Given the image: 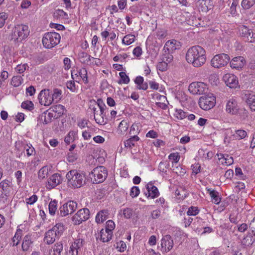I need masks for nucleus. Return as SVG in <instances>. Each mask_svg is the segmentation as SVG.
Here are the masks:
<instances>
[{
  "label": "nucleus",
  "instance_id": "obj_1",
  "mask_svg": "<svg viewBox=\"0 0 255 255\" xmlns=\"http://www.w3.org/2000/svg\"><path fill=\"white\" fill-rule=\"evenodd\" d=\"M187 62L196 68L203 66L206 61L205 50L200 46L196 45L188 49L186 54Z\"/></svg>",
  "mask_w": 255,
  "mask_h": 255
},
{
  "label": "nucleus",
  "instance_id": "obj_2",
  "mask_svg": "<svg viewBox=\"0 0 255 255\" xmlns=\"http://www.w3.org/2000/svg\"><path fill=\"white\" fill-rule=\"evenodd\" d=\"M66 177L68 186L73 188H80L86 183L85 174L76 170H72L68 172Z\"/></svg>",
  "mask_w": 255,
  "mask_h": 255
},
{
  "label": "nucleus",
  "instance_id": "obj_3",
  "mask_svg": "<svg viewBox=\"0 0 255 255\" xmlns=\"http://www.w3.org/2000/svg\"><path fill=\"white\" fill-rule=\"evenodd\" d=\"M28 27L24 24H18L15 26L12 29L10 35L11 40L14 42L21 41L26 38L29 34Z\"/></svg>",
  "mask_w": 255,
  "mask_h": 255
},
{
  "label": "nucleus",
  "instance_id": "obj_4",
  "mask_svg": "<svg viewBox=\"0 0 255 255\" xmlns=\"http://www.w3.org/2000/svg\"><path fill=\"white\" fill-rule=\"evenodd\" d=\"M61 37L59 33L55 32L46 33L42 38L43 46L48 49H51L60 42Z\"/></svg>",
  "mask_w": 255,
  "mask_h": 255
},
{
  "label": "nucleus",
  "instance_id": "obj_5",
  "mask_svg": "<svg viewBox=\"0 0 255 255\" xmlns=\"http://www.w3.org/2000/svg\"><path fill=\"white\" fill-rule=\"evenodd\" d=\"M89 175L93 183L98 184L105 181L107 177L108 172L105 167L100 166L95 168Z\"/></svg>",
  "mask_w": 255,
  "mask_h": 255
},
{
  "label": "nucleus",
  "instance_id": "obj_6",
  "mask_svg": "<svg viewBox=\"0 0 255 255\" xmlns=\"http://www.w3.org/2000/svg\"><path fill=\"white\" fill-rule=\"evenodd\" d=\"M77 208V204L76 202L69 201L59 208L57 215L60 217H65L74 213Z\"/></svg>",
  "mask_w": 255,
  "mask_h": 255
},
{
  "label": "nucleus",
  "instance_id": "obj_7",
  "mask_svg": "<svg viewBox=\"0 0 255 255\" xmlns=\"http://www.w3.org/2000/svg\"><path fill=\"white\" fill-rule=\"evenodd\" d=\"M216 104V98L213 94H208L200 98L199 105L204 110H209Z\"/></svg>",
  "mask_w": 255,
  "mask_h": 255
},
{
  "label": "nucleus",
  "instance_id": "obj_8",
  "mask_svg": "<svg viewBox=\"0 0 255 255\" xmlns=\"http://www.w3.org/2000/svg\"><path fill=\"white\" fill-rule=\"evenodd\" d=\"M230 58L228 54L221 53L215 55L211 61V65L216 68H220L226 66Z\"/></svg>",
  "mask_w": 255,
  "mask_h": 255
},
{
  "label": "nucleus",
  "instance_id": "obj_9",
  "mask_svg": "<svg viewBox=\"0 0 255 255\" xmlns=\"http://www.w3.org/2000/svg\"><path fill=\"white\" fill-rule=\"evenodd\" d=\"M89 217V210L87 208H83L79 210L77 213L72 217V221L75 225H79L83 221L87 220Z\"/></svg>",
  "mask_w": 255,
  "mask_h": 255
},
{
  "label": "nucleus",
  "instance_id": "obj_10",
  "mask_svg": "<svg viewBox=\"0 0 255 255\" xmlns=\"http://www.w3.org/2000/svg\"><path fill=\"white\" fill-rule=\"evenodd\" d=\"M98 105L95 101H90L89 107V110L93 112L94 114V119L97 123L103 125L106 123L104 120V116L101 115L100 113V110L98 109Z\"/></svg>",
  "mask_w": 255,
  "mask_h": 255
},
{
  "label": "nucleus",
  "instance_id": "obj_11",
  "mask_svg": "<svg viewBox=\"0 0 255 255\" xmlns=\"http://www.w3.org/2000/svg\"><path fill=\"white\" fill-rule=\"evenodd\" d=\"M206 85L203 82H195L191 83L188 87V90L193 95H201L205 93Z\"/></svg>",
  "mask_w": 255,
  "mask_h": 255
},
{
  "label": "nucleus",
  "instance_id": "obj_12",
  "mask_svg": "<svg viewBox=\"0 0 255 255\" xmlns=\"http://www.w3.org/2000/svg\"><path fill=\"white\" fill-rule=\"evenodd\" d=\"M174 245L173 241L170 235H166L164 236L161 240L160 251L162 253H167L173 248Z\"/></svg>",
  "mask_w": 255,
  "mask_h": 255
},
{
  "label": "nucleus",
  "instance_id": "obj_13",
  "mask_svg": "<svg viewBox=\"0 0 255 255\" xmlns=\"http://www.w3.org/2000/svg\"><path fill=\"white\" fill-rule=\"evenodd\" d=\"M38 100L41 105L45 106L50 105L52 103V98L49 89H44L40 92L38 95Z\"/></svg>",
  "mask_w": 255,
  "mask_h": 255
},
{
  "label": "nucleus",
  "instance_id": "obj_14",
  "mask_svg": "<svg viewBox=\"0 0 255 255\" xmlns=\"http://www.w3.org/2000/svg\"><path fill=\"white\" fill-rule=\"evenodd\" d=\"M239 34L246 41L253 42L255 38L252 30L245 25L240 26L239 29Z\"/></svg>",
  "mask_w": 255,
  "mask_h": 255
},
{
  "label": "nucleus",
  "instance_id": "obj_15",
  "mask_svg": "<svg viewBox=\"0 0 255 255\" xmlns=\"http://www.w3.org/2000/svg\"><path fill=\"white\" fill-rule=\"evenodd\" d=\"M223 80L226 85L230 88H236L238 86V78L234 74L227 73L223 77Z\"/></svg>",
  "mask_w": 255,
  "mask_h": 255
},
{
  "label": "nucleus",
  "instance_id": "obj_16",
  "mask_svg": "<svg viewBox=\"0 0 255 255\" xmlns=\"http://www.w3.org/2000/svg\"><path fill=\"white\" fill-rule=\"evenodd\" d=\"M239 109L238 103L235 99L232 98L227 101L226 111L228 113L236 115L238 113Z\"/></svg>",
  "mask_w": 255,
  "mask_h": 255
},
{
  "label": "nucleus",
  "instance_id": "obj_17",
  "mask_svg": "<svg viewBox=\"0 0 255 255\" xmlns=\"http://www.w3.org/2000/svg\"><path fill=\"white\" fill-rule=\"evenodd\" d=\"M246 63L245 58L242 56L234 57L230 62V66L232 68L236 69H242Z\"/></svg>",
  "mask_w": 255,
  "mask_h": 255
},
{
  "label": "nucleus",
  "instance_id": "obj_18",
  "mask_svg": "<svg viewBox=\"0 0 255 255\" xmlns=\"http://www.w3.org/2000/svg\"><path fill=\"white\" fill-rule=\"evenodd\" d=\"M146 189L147 193H145V194L148 197H150L152 199H154L158 197L159 195L157 188L151 182L148 183L146 185Z\"/></svg>",
  "mask_w": 255,
  "mask_h": 255
},
{
  "label": "nucleus",
  "instance_id": "obj_19",
  "mask_svg": "<svg viewBox=\"0 0 255 255\" xmlns=\"http://www.w3.org/2000/svg\"><path fill=\"white\" fill-rule=\"evenodd\" d=\"M78 56L80 61L82 63L87 65L93 66V61L94 57H92L86 52H81L79 53Z\"/></svg>",
  "mask_w": 255,
  "mask_h": 255
},
{
  "label": "nucleus",
  "instance_id": "obj_20",
  "mask_svg": "<svg viewBox=\"0 0 255 255\" xmlns=\"http://www.w3.org/2000/svg\"><path fill=\"white\" fill-rule=\"evenodd\" d=\"M242 243L243 245L246 246H255V234L248 232L244 236Z\"/></svg>",
  "mask_w": 255,
  "mask_h": 255
},
{
  "label": "nucleus",
  "instance_id": "obj_21",
  "mask_svg": "<svg viewBox=\"0 0 255 255\" xmlns=\"http://www.w3.org/2000/svg\"><path fill=\"white\" fill-rule=\"evenodd\" d=\"M199 8L202 12H207L213 8L211 0H199Z\"/></svg>",
  "mask_w": 255,
  "mask_h": 255
},
{
  "label": "nucleus",
  "instance_id": "obj_22",
  "mask_svg": "<svg viewBox=\"0 0 255 255\" xmlns=\"http://www.w3.org/2000/svg\"><path fill=\"white\" fill-rule=\"evenodd\" d=\"M62 182L61 176L59 174L56 173L52 175L48 181V185L50 188H53L61 183Z\"/></svg>",
  "mask_w": 255,
  "mask_h": 255
},
{
  "label": "nucleus",
  "instance_id": "obj_23",
  "mask_svg": "<svg viewBox=\"0 0 255 255\" xmlns=\"http://www.w3.org/2000/svg\"><path fill=\"white\" fill-rule=\"evenodd\" d=\"M177 44V41L175 40H169L165 43L163 51L173 53L179 46Z\"/></svg>",
  "mask_w": 255,
  "mask_h": 255
},
{
  "label": "nucleus",
  "instance_id": "obj_24",
  "mask_svg": "<svg viewBox=\"0 0 255 255\" xmlns=\"http://www.w3.org/2000/svg\"><path fill=\"white\" fill-rule=\"evenodd\" d=\"M12 190L11 183L8 180H4L0 182V191L10 194Z\"/></svg>",
  "mask_w": 255,
  "mask_h": 255
},
{
  "label": "nucleus",
  "instance_id": "obj_25",
  "mask_svg": "<svg viewBox=\"0 0 255 255\" xmlns=\"http://www.w3.org/2000/svg\"><path fill=\"white\" fill-rule=\"evenodd\" d=\"M243 100L249 105V103H253L255 100V95L251 91H246L242 95Z\"/></svg>",
  "mask_w": 255,
  "mask_h": 255
},
{
  "label": "nucleus",
  "instance_id": "obj_26",
  "mask_svg": "<svg viewBox=\"0 0 255 255\" xmlns=\"http://www.w3.org/2000/svg\"><path fill=\"white\" fill-rule=\"evenodd\" d=\"M33 243L32 238L30 235H26L23 239L22 244V249L23 251H27Z\"/></svg>",
  "mask_w": 255,
  "mask_h": 255
},
{
  "label": "nucleus",
  "instance_id": "obj_27",
  "mask_svg": "<svg viewBox=\"0 0 255 255\" xmlns=\"http://www.w3.org/2000/svg\"><path fill=\"white\" fill-rule=\"evenodd\" d=\"M217 156L219 160L224 162L227 165L232 164L234 162L233 157L227 154L219 153Z\"/></svg>",
  "mask_w": 255,
  "mask_h": 255
},
{
  "label": "nucleus",
  "instance_id": "obj_28",
  "mask_svg": "<svg viewBox=\"0 0 255 255\" xmlns=\"http://www.w3.org/2000/svg\"><path fill=\"white\" fill-rule=\"evenodd\" d=\"M135 83L137 85V88L140 90H146L148 88V84L143 82V78L141 76H137L134 80Z\"/></svg>",
  "mask_w": 255,
  "mask_h": 255
},
{
  "label": "nucleus",
  "instance_id": "obj_29",
  "mask_svg": "<svg viewBox=\"0 0 255 255\" xmlns=\"http://www.w3.org/2000/svg\"><path fill=\"white\" fill-rule=\"evenodd\" d=\"M109 215L107 210H102L99 212L96 217V221L97 223H103L107 219L108 216Z\"/></svg>",
  "mask_w": 255,
  "mask_h": 255
},
{
  "label": "nucleus",
  "instance_id": "obj_30",
  "mask_svg": "<svg viewBox=\"0 0 255 255\" xmlns=\"http://www.w3.org/2000/svg\"><path fill=\"white\" fill-rule=\"evenodd\" d=\"M56 238H57V237L55 235V234L53 233L52 231L49 230L45 234L44 241L47 244H51L55 241Z\"/></svg>",
  "mask_w": 255,
  "mask_h": 255
},
{
  "label": "nucleus",
  "instance_id": "obj_31",
  "mask_svg": "<svg viewBox=\"0 0 255 255\" xmlns=\"http://www.w3.org/2000/svg\"><path fill=\"white\" fill-rule=\"evenodd\" d=\"M52 232L55 234V235L59 238L63 233L64 231V226L62 224L58 223L56 224L51 229Z\"/></svg>",
  "mask_w": 255,
  "mask_h": 255
},
{
  "label": "nucleus",
  "instance_id": "obj_32",
  "mask_svg": "<svg viewBox=\"0 0 255 255\" xmlns=\"http://www.w3.org/2000/svg\"><path fill=\"white\" fill-rule=\"evenodd\" d=\"M139 138L136 135H133L131 137L129 138L125 142V145L127 147L131 148L134 146L135 143L138 141Z\"/></svg>",
  "mask_w": 255,
  "mask_h": 255
},
{
  "label": "nucleus",
  "instance_id": "obj_33",
  "mask_svg": "<svg viewBox=\"0 0 255 255\" xmlns=\"http://www.w3.org/2000/svg\"><path fill=\"white\" fill-rule=\"evenodd\" d=\"M208 191L212 199V201L216 204H219L221 199L219 196L218 192L215 190H212L211 189H208Z\"/></svg>",
  "mask_w": 255,
  "mask_h": 255
},
{
  "label": "nucleus",
  "instance_id": "obj_34",
  "mask_svg": "<svg viewBox=\"0 0 255 255\" xmlns=\"http://www.w3.org/2000/svg\"><path fill=\"white\" fill-rule=\"evenodd\" d=\"M100 238L103 242H108L112 239V232L102 229L100 231Z\"/></svg>",
  "mask_w": 255,
  "mask_h": 255
},
{
  "label": "nucleus",
  "instance_id": "obj_35",
  "mask_svg": "<svg viewBox=\"0 0 255 255\" xmlns=\"http://www.w3.org/2000/svg\"><path fill=\"white\" fill-rule=\"evenodd\" d=\"M53 114L47 113V111L44 112L40 116L41 120L43 121L44 124H47L51 122Z\"/></svg>",
  "mask_w": 255,
  "mask_h": 255
},
{
  "label": "nucleus",
  "instance_id": "obj_36",
  "mask_svg": "<svg viewBox=\"0 0 255 255\" xmlns=\"http://www.w3.org/2000/svg\"><path fill=\"white\" fill-rule=\"evenodd\" d=\"M128 127V126L127 122L123 120L120 123L117 131L118 134H123L127 131Z\"/></svg>",
  "mask_w": 255,
  "mask_h": 255
},
{
  "label": "nucleus",
  "instance_id": "obj_37",
  "mask_svg": "<svg viewBox=\"0 0 255 255\" xmlns=\"http://www.w3.org/2000/svg\"><path fill=\"white\" fill-rule=\"evenodd\" d=\"M10 194L0 191V206L5 207L8 203V198Z\"/></svg>",
  "mask_w": 255,
  "mask_h": 255
},
{
  "label": "nucleus",
  "instance_id": "obj_38",
  "mask_svg": "<svg viewBox=\"0 0 255 255\" xmlns=\"http://www.w3.org/2000/svg\"><path fill=\"white\" fill-rule=\"evenodd\" d=\"M63 247L61 242L55 244L52 247L54 255H61V253L63 251Z\"/></svg>",
  "mask_w": 255,
  "mask_h": 255
},
{
  "label": "nucleus",
  "instance_id": "obj_39",
  "mask_svg": "<svg viewBox=\"0 0 255 255\" xmlns=\"http://www.w3.org/2000/svg\"><path fill=\"white\" fill-rule=\"evenodd\" d=\"M247 135V133L245 130L238 129L235 130V132L233 134V136L237 139H241L244 138Z\"/></svg>",
  "mask_w": 255,
  "mask_h": 255
},
{
  "label": "nucleus",
  "instance_id": "obj_40",
  "mask_svg": "<svg viewBox=\"0 0 255 255\" xmlns=\"http://www.w3.org/2000/svg\"><path fill=\"white\" fill-rule=\"evenodd\" d=\"M62 92L60 90L58 89H54L53 93H50L51 98H52V102L55 101L57 102L61 97Z\"/></svg>",
  "mask_w": 255,
  "mask_h": 255
},
{
  "label": "nucleus",
  "instance_id": "obj_41",
  "mask_svg": "<svg viewBox=\"0 0 255 255\" xmlns=\"http://www.w3.org/2000/svg\"><path fill=\"white\" fill-rule=\"evenodd\" d=\"M135 36L133 35L128 34L123 38L122 42L127 45L131 44L134 41Z\"/></svg>",
  "mask_w": 255,
  "mask_h": 255
},
{
  "label": "nucleus",
  "instance_id": "obj_42",
  "mask_svg": "<svg viewBox=\"0 0 255 255\" xmlns=\"http://www.w3.org/2000/svg\"><path fill=\"white\" fill-rule=\"evenodd\" d=\"M54 16L57 18L67 19L68 18V14L62 9H58L54 13Z\"/></svg>",
  "mask_w": 255,
  "mask_h": 255
},
{
  "label": "nucleus",
  "instance_id": "obj_43",
  "mask_svg": "<svg viewBox=\"0 0 255 255\" xmlns=\"http://www.w3.org/2000/svg\"><path fill=\"white\" fill-rule=\"evenodd\" d=\"M57 201L55 200L51 201L49 204V212L51 215H54L57 210Z\"/></svg>",
  "mask_w": 255,
  "mask_h": 255
},
{
  "label": "nucleus",
  "instance_id": "obj_44",
  "mask_svg": "<svg viewBox=\"0 0 255 255\" xmlns=\"http://www.w3.org/2000/svg\"><path fill=\"white\" fill-rule=\"evenodd\" d=\"M23 79L21 76H13L11 81V84L14 87H18L22 82Z\"/></svg>",
  "mask_w": 255,
  "mask_h": 255
},
{
  "label": "nucleus",
  "instance_id": "obj_45",
  "mask_svg": "<svg viewBox=\"0 0 255 255\" xmlns=\"http://www.w3.org/2000/svg\"><path fill=\"white\" fill-rule=\"evenodd\" d=\"M169 165V162L167 160L161 161L159 164L158 169L161 172L165 173Z\"/></svg>",
  "mask_w": 255,
  "mask_h": 255
},
{
  "label": "nucleus",
  "instance_id": "obj_46",
  "mask_svg": "<svg viewBox=\"0 0 255 255\" xmlns=\"http://www.w3.org/2000/svg\"><path fill=\"white\" fill-rule=\"evenodd\" d=\"M76 133L74 131H70L65 136L64 141L67 144H69L71 142H73L75 140V135Z\"/></svg>",
  "mask_w": 255,
  "mask_h": 255
},
{
  "label": "nucleus",
  "instance_id": "obj_47",
  "mask_svg": "<svg viewBox=\"0 0 255 255\" xmlns=\"http://www.w3.org/2000/svg\"><path fill=\"white\" fill-rule=\"evenodd\" d=\"M172 53V52L164 51V53H163L162 55V60L167 63H170L172 61L173 58Z\"/></svg>",
  "mask_w": 255,
  "mask_h": 255
},
{
  "label": "nucleus",
  "instance_id": "obj_48",
  "mask_svg": "<svg viewBox=\"0 0 255 255\" xmlns=\"http://www.w3.org/2000/svg\"><path fill=\"white\" fill-rule=\"evenodd\" d=\"M78 74L85 83H87L88 82L87 72L85 68L80 69L78 71Z\"/></svg>",
  "mask_w": 255,
  "mask_h": 255
},
{
  "label": "nucleus",
  "instance_id": "obj_49",
  "mask_svg": "<svg viewBox=\"0 0 255 255\" xmlns=\"http://www.w3.org/2000/svg\"><path fill=\"white\" fill-rule=\"evenodd\" d=\"M255 3V0H243L242 2V7L246 9H249Z\"/></svg>",
  "mask_w": 255,
  "mask_h": 255
},
{
  "label": "nucleus",
  "instance_id": "obj_50",
  "mask_svg": "<svg viewBox=\"0 0 255 255\" xmlns=\"http://www.w3.org/2000/svg\"><path fill=\"white\" fill-rule=\"evenodd\" d=\"M51 109L53 112L57 113L59 115H63L65 111V107L61 105H57L52 107Z\"/></svg>",
  "mask_w": 255,
  "mask_h": 255
},
{
  "label": "nucleus",
  "instance_id": "obj_51",
  "mask_svg": "<svg viewBox=\"0 0 255 255\" xmlns=\"http://www.w3.org/2000/svg\"><path fill=\"white\" fill-rule=\"evenodd\" d=\"M21 107L23 109L27 110L28 111H31L34 108L33 103L30 101H26L22 102Z\"/></svg>",
  "mask_w": 255,
  "mask_h": 255
},
{
  "label": "nucleus",
  "instance_id": "obj_52",
  "mask_svg": "<svg viewBox=\"0 0 255 255\" xmlns=\"http://www.w3.org/2000/svg\"><path fill=\"white\" fill-rule=\"evenodd\" d=\"M21 231H17L15 235L14 236V237L12 238V243H13L12 246H16L19 244V241L21 239Z\"/></svg>",
  "mask_w": 255,
  "mask_h": 255
},
{
  "label": "nucleus",
  "instance_id": "obj_53",
  "mask_svg": "<svg viewBox=\"0 0 255 255\" xmlns=\"http://www.w3.org/2000/svg\"><path fill=\"white\" fill-rule=\"evenodd\" d=\"M240 217L238 213H232L229 217V220L232 223L238 225L240 221Z\"/></svg>",
  "mask_w": 255,
  "mask_h": 255
},
{
  "label": "nucleus",
  "instance_id": "obj_54",
  "mask_svg": "<svg viewBox=\"0 0 255 255\" xmlns=\"http://www.w3.org/2000/svg\"><path fill=\"white\" fill-rule=\"evenodd\" d=\"M124 217L126 219H130L131 218L133 215L132 209L129 208H127L121 210Z\"/></svg>",
  "mask_w": 255,
  "mask_h": 255
},
{
  "label": "nucleus",
  "instance_id": "obj_55",
  "mask_svg": "<svg viewBox=\"0 0 255 255\" xmlns=\"http://www.w3.org/2000/svg\"><path fill=\"white\" fill-rule=\"evenodd\" d=\"M78 237L79 238L74 241V243L72 244V248H76L79 249L83 246L85 242L84 240L80 238L79 236Z\"/></svg>",
  "mask_w": 255,
  "mask_h": 255
},
{
  "label": "nucleus",
  "instance_id": "obj_56",
  "mask_svg": "<svg viewBox=\"0 0 255 255\" xmlns=\"http://www.w3.org/2000/svg\"><path fill=\"white\" fill-rule=\"evenodd\" d=\"M96 103L98 105V108L100 110L101 115L105 116L106 112H105V109H104V107H106V106L104 103H103L102 100L101 99H98Z\"/></svg>",
  "mask_w": 255,
  "mask_h": 255
},
{
  "label": "nucleus",
  "instance_id": "obj_57",
  "mask_svg": "<svg viewBox=\"0 0 255 255\" xmlns=\"http://www.w3.org/2000/svg\"><path fill=\"white\" fill-rule=\"evenodd\" d=\"M174 116L180 120H182L187 116L186 113L181 109H176L175 111Z\"/></svg>",
  "mask_w": 255,
  "mask_h": 255
},
{
  "label": "nucleus",
  "instance_id": "obj_58",
  "mask_svg": "<svg viewBox=\"0 0 255 255\" xmlns=\"http://www.w3.org/2000/svg\"><path fill=\"white\" fill-rule=\"evenodd\" d=\"M236 227L238 232L244 233L249 228V225L246 223H242L238 224Z\"/></svg>",
  "mask_w": 255,
  "mask_h": 255
},
{
  "label": "nucleus",
  "instance_id": "obj_59",
  "mask_svg": "<svg viewBox=\"0 0 255 255\" xmlns=\"http://www.w3.org/2000/svg\"><path fill=\"white\" fill-rule=\"evenodd\" d=\"M199 212V210L198 207L191 206L189 208L187 214L188 216H195Z\"/></svg>",
  "mask_w": 255,
  "mask_h": 255
},
{
  "label": "nucleus",
  "instance_id": "obj_60",
  "mask_svg": "<svg viewBox=\"0 0 255 255\" xmlns=\"http://www.w3.org/2000/svg\"><path fill=\"white\" fill-rule=\"evenodd\" d=\"M168 63L162 60L161 62H159L157 66V70L163 72L165 71L167 69Z\"/></svg>",
  "mask_w": 255,
  "mask_h": 255
},
{
  "label": "nucleus",
  "instance_id": "obj_61",
  "mask_svg": "<svg viewBox=\"0 0 255 255\" xmlns=\"http://www.w3.org/2000/svg\"><path fill=\"white\" fill-rule=\"evenodd\" d=\"M48 174L47 169L45 167L41 168L38 172V178L39 179H44L47 176Z\"/></svg>",
  "mask_w": 255,
  "mask_h": 255
},
{
  "label": "nucleus",
  "instance_id": "obj_62",
  "mask_svg": "<svg viewBox=\"0 0 255 255\" xmlns=\"http://www.w3.org/2000/svg\"><path fill=\"white\" fill-rule=\"evenodd\" d=\"M27 67V64H19L15 67V69L17 73L22 74L26 70Z\"/></svg>",
  "mask_w": 255,
  "mask_h": 255
},
{
  "label": "nucleus",
  "instance_id": "obj_63",
  "mask_svg": "<svg viewBox=\"0 0 255 255\" xmlns=\"http://www.w3.org/2000/svg\"><path fill=\"white\" fill-rule=\"evenodd\" d=\"M38 199V197L36 195H33L31 197L26 198L25 202L27 205H33Z\"/></svg>",
  "mask_w": 255,
  "mask_h": 255
},
{
  "label": "nucleus",
  "instance_id": "obj_64",
  "mask_svg": "<svg viewBox=\"0 0 255 255\" xmlns=\"http://www.w3.org/2000/svg\"><path fill=\"white\" fill-rule=\"evenodd\" d=\"M140 190L138 187L137 186H133L130 191V195L132 198L135 197L138 195L139 194Z\"/></svg>",
  "mask_w": 255,
  "mask_h": 255
}]
</instances>
